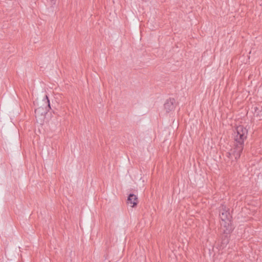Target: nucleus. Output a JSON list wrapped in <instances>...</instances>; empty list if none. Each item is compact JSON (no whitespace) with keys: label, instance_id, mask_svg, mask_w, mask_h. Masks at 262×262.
Wrapping results in <instances>:
<instances>
[{"label":"nucleus","instance_id":"nucleus-5","mask_svg":"<svg viewBox=\"0 0 262 262\" xmlns=\"http://www.w3.org/2000/svg\"><path fill=\"white\" fill-rule=\"evenodd\" d=\"M138 197L136 195L130 193L127 198V203L128 205H130L132 207H134L138 203Z\"/></svg>","mask_w":262,"mask_h":262},{"label":"nucleus","instance_id":"nucleus-6","mask_svg":"<svg viewBox=\"0 0 262 262\" xmlns=\"http://www.w3.org/2000/svg\"><path fill=\"white\" fill-rule=\"evenodd\" d=\"M221 220L223 221L226 222V221L229 220L230 213L228 210H224L221 214Z\"/></svg>","mask_w":262,"mask_h":262},{"label":"nucleus","instance_id":"nucleus-7","mask_svg":"<svg viewBox=\"0 0 262 262\" xmlns=\"http://www.w3.org/2000/svg\"><path fill=\"white\" fill-rule=\"evenodd\" d=\"M51 2V3H52V5H55V2L56 1L55 0H50Z\"/></svg>","mask_w":262,"mask_h":262},{"label":"nucleus","instance_id":"nucleus-4","mask_svg":"<svg viewBox=\"0 0 262 262\" xmlns=\"http://www.w3.org/2000/svg\"><path fill=\"white\" fill-rule=\"evenodd\" d=\"M177 106V101L173 98L169 97L165 101V111L168 112L173 111Z\"/></svg>","mask_w":262,"mask_h":262},{"label":"nucleus","instance_id":"nucleus-2","mask_svg":"<svg viewBox=\"0 0 262 262\" xmlns=\"http://www.w3.org/2000/svg\"><path fill=\"white\" fill-rule=\"evenodd\" d=\"M43 101L45 104L39 106L35 110L36 118L44 117L49 110L51 108L50 101L47 95L45 96Z\"/></svg>","mask_w":262,"mask_h":262},{"label":"nucleus","instance_id":"nucleus-1","mask_svg":"<svg viewBox=\"0 0 262 262\" xmlns=\"http://www.w3.org/2000/svg\"><path fill=\"white\" fill-rule=\"evenodd\" d=\"M235 130V135L234 136L235 144L244 145V141L247 138L248 130L243 125L238 126Z\"/></svg>","mask_w":262,"mask_h":262},{"label":"nucleus","instance_id":"nucleus-3","mask_svg":"<svg viewBox=\"0 0 262 262\" xmlns=\"http://www.w3.org/2000/svg\"><path fill=\"white\" fill-rule=\"evenodd\" d=\"M244 149V145L235 144L234 142V147L231 149L229 152L227 153L228 158L232 160L234 159L236 160L238 159L241 156V154Z\"/></svg>","mask_w":262,"mask_h":262}]
</instances>
